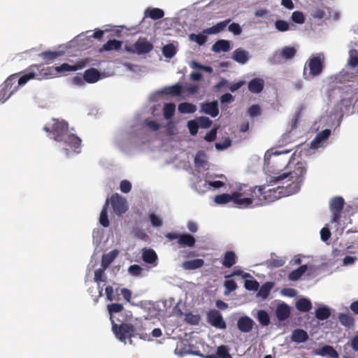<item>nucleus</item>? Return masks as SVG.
Listing matches in <instances>:
<instances>
[{"label":"nucleus","mask_w":358,"mask_h":358,"mask_svg":"<svg viewBox=\"0 0 358 358\" xmlns=\"http://www.w3.org/2000/svg\"><path fill=\"white\" fill-rule=\"evenodd\" d=\"M257 320L264 327H266L270 324V317L266 310H260L258 311Z\"/></svg>","instance_id":"nucleus-45"},{"label":"nucleus","mask_w":358,"mask_h":358,"mask_svg":"<svg viewBox=\"0 0 358 358\" xmlns=\"http://www.w3.org/2000/svg\"><path fill=\"white\" fill-rule=\"evenodd\" d=\"M103 267L101 268L96 269L94 272V280L95 282L99 283L101 282H104L106 280V275Z\"/></svg>","instance_id":"nucleus-54"},{"label":"nucleus","mask_w":358,"mask_h":358,"mask_svg":"<svg viewBox=\"0 0 358 358\" xmlns=\"http://www.w3.org/2000/svg\"><path fill=\"white\" fill-rule=\"evenodd\" d=\"M120 188L123 193H128L131 189V184L129 181L124 180L121 181Z\"/></svg>","instance_id":"nucleus-63"},{"label":"nucleus","mask_w":358,"mask_h":358,"mask_svg":"<svg viewBox=\"0 0 358 358\" xmlns=\"http://www.w3.org/2000/svg\"><path fill=\"white\" fill-rule=\"evenodd\" d=\"M232 59L239 64H244L249 59V53L242 48H237L233 52Z\"/></svg>","instance_id":"nucleus-21"},{"label":"nucleus","mask_w":358,"mask_h":358,"mask_svg":"<svg viewBox=\"0 0 358 358\" xmlns=\"http://www.w3.org/2000/svg\"><path fill=\"white\" fill-rule=\"evenodd\" d=\"M43 65H31L24 72L23 75L17 78V74H13L7 79H12V92L14 93L20 86L24 85L29 80L32 79L43 80L46 79L45 75H43Z\"/></svg>","instance_id":"nucleus-3"},{"label":"nucleus","mask_w":358,"mask_h":358,"mask_svg":"<svg viewBox=\"0 0 358 358\" xmlns=\"http://www.w3.org/2000/svg\"><path fill=\"white\" fill-rule=\"evenodd\" d=\"M199 126L201 128H208L212 124V121L207 117H200L198 119Z\"/></svg>","instance_id":"nucleus-60"},{"label":"nucleus","mask_w":358,"mask_h":358,"mask_svg":"<svg viewBox=\"0 0 358 358\" xmlns=\"http://www.w3.org/2000/svg\"><path fill=\"white\" fill-rule=\"evenodd\" d=\"M275 27L279 31H286L289 29V24L285 20H277L275 22Z\"/></svg>","instance_id":"nucleus-51"},{"label":"nucleus","mask_w":358,"mask_h":358,"mask_svg":"<svg viewBox=\"0 0 358 358\" xmlns=\"http://www.w3.org/2000/svg\"><path fill=\"white\" fill-rule=\"evenodd\" d=\"M110 202L113 212L117 215H122L128 210L127 200L117 193L111 195Z\"/></svg>","instance_id":"nucleus-7"},{"label":"nucleus","mask_w":358,"mask_h":358,"mask_svg":"<svg viewBox=\"0 0 358 358\" xmlns=\"http://www.w3.org/2000/svg\"><path fill=\"white\" fill-rule=\"evenodd\" d=\"M233 194L234 204L241 208H248L252 205L262 206L271 202L270 194L262 186H256L252 188L248 185L242 184Z\"/></svg>","instance_id":"nucleus-2"},{"label":"nucleus","mask_w":358,"mask_h":358,"mask_svg":"<svg viewBox=\"0 0 358 358\" xmlns=\"http://www.w3.org/2000/svg\"><path fill=\"white\" fill-rule=\"evenodd\" d=\"M112 329L115 336L122 342L126 343L127 338L131 339L136 335V329L131 324L122 323L121 324H115L113 321ZM130 340V343H131Z\"/></svg>","instance_id":"nucleus-4"},{"label":"nucleus","mask_w":358,"mask_h":358,"mask_svg":"<svg viewBox=\"0 0 358 358\" xmlns=\"http://www.w3.org/2000/svg\"><path fill=\"white\" fill-rule=\"evenodd\" d=\"M12 79H6L3 84L0 86V102H4L7 100L12 92Z\"/></svg>","instance_id":"nucleus-15"},{"label":"nucleus","mask_w":358,"mask_h":358,"mask_svg":"<svg viewBox=\"0 0 358 358\" xmlns=\"http://www.w3.org/2000/svg\"><path fill=\"white\" fill-rule=\"evenodd\" d=\"M331 134L329 129H324L319 132L312 142V145L315 148L320 146L324 141L327 140Z\"/></svg>","instance_id":"nucleus-25"},{"label":"nucleus","mask_w":358,"mask_h":358,"mask_svg":"<svg viewBox=\"0 0 358 358\" xmlns=\"http://www.w3.org/2000/svg\"><path fill=\"white\" fill-rule=\"evenodd\" d=\"M224 286L225 287L224 294L227 295L229 293L235 291L238 286L236 282L234 280H227L224 282Z\"/></svg>","instance_id":"nucleus-48"},{"label":"nucleus","mask_w":358,"mask_h":358,"mask_svg":"<svg viewBox=\"0 0 358 358\" xmlns=\"http://www.w3.org/2000/svg\"><path fill=\"white\" fill-rule=\"evenodd\" d=\"M117 255V250H113L108 254L103 255L101 258V267H103V269H106L114 261Z\"/></svg>","instance_id":"nucleus-30"},{"label":"nucleus","mask_w":358,"mask_h":358,"mask_svg":"<svg viewBox=\"0 0 358 358\" xmlns=\"http://www.w3.org/2000/svg\"><path fill=\"white\" fill-rule=\"evenodd\" d=\"M217 356L219 358H233L229 352V348L227 345H220L217 349Z\"/></svg>","instance_id":"nucleus-49"},{"label":"nucleus","mask_w":358,"mask_h":358,"mask_svg":"<svg viewBox=\"0 0 358 358\" xmlns=\"http://www.w3.org/2000/svg\"><path fill=\"white\" fill-rule=\"evenodd\" d=\"M230 50V43L226 40H218L212 46V50L215 52H227Z\"/></svg>","instance_id":"nucleus-28"},{"label":"nucleus","mask_w":358,"mask_h":358,"mask_svg":"<svg viewBox=\"0 0 358 358\" xmlns=\"http://www.w3.org/2000/svg\"><path fill=\"white\" fill-rule=\"evenodd\" d=\"M230 22L231 19H227L220 22L211 27L205 29L203 31V33L206 34H215L220 33L225 29V27L229 24Z\"/></svg>","instance_id":"nucleus-19"},{"label":"nucleus","mask_w":358,"mask_h":358,"mask_svg":"<svg viewBox=\"0 0 358 358\" xmlns=\"http://www.w3.org/2000/svg\"><path fill=\"white\" fill-rule=\"evenodd\" d=\"M324 62V57L322 54H318L310 58L308 62L310 73L313 76L320 75L322 72Z\"/></svg>","instance_id":"nucleus-10"},{"label":"nucleus","mask_w":358,"mask_h":358,"mask_svg":"<svg viewBox=\"0 0 358 358\" xmlns=\"http://www.w3.org/2000/svg\"><path fill=\"white\" fill-rule=\"evenodd\" d=\"M273 283L270 282L263 284L262 285V287H260V289H259V292L257 294L258 296L262 297L264 299H266L270 294V292L273 287Z\"/></svg>","instance_id":"nucleus-42"},{"label":"nucleus","mask_w":358,"mask_h":358,"mask_svg":"<svg viewBox=\"0 0 358 358\" xmlns=\"http://www.w3.org/2000/svg\"><path fill=\"white\" fill-rule=\"evenodd\" d=\"M150 220L152 224V225L155 227H159L162 225V219L156 215L154 213H150L149 215Z\"/></svg>","instance_id":"nucleus-59"},{"label":"nucleus","mask_w":358,"mask_h":358,"mask_svg":"<svg viewBox=\"0 0 358 358\" xmlns=\"http://www.w3.org/2000/svg\"><path fill=\"white\" fill-rule=\"evenodd\" d=\"M122 42L116 39L109 40L101 48V50L111 51L120 50L122 48Z\"/></svg>","instance_id":"nucleus-29"},{"label":"nucleus","mask_w":358,"mask_h":358,"mask_svg":"<svg viewBox=\"0 0 358 358\" xmlns=\"http://www.w3.org/2000/svg\"><path fill=\"white\" fill-rule=\"evenodd\" d=\"M308 266L307 265H301L296 269L292 271L291 273H289L288 275V278L289 280L292 281H296L298 280L307 271Z\"/></svg>","instance_id":"nucleus-33"},{"label":"nucleus","mask_w":358,"mask_h":358,"mask_svg":"<svg viewBox=\"0 0 358 358\" xmlns=\"http://www.w3.org/2000/svg\"><path fill=\"white\" fill-rule=\"evenodd\" d=\"M244 285L246 289L251 291H257L259 287V282L255 280H246Z\"/></svg>","instance_id":"nucleus-52"},{"label":"nucleus","mask_w":358,"mask_h":358,"mask_svg":"<svg viewBox=\"0 0 358 358\" xmlns=\"http://www.w3.org/2000/svg\"><path fill=\"white\" fill-rule=\"evenodd\" d=\"M236 260L237 257L234 252L227 251L224 255L222 264L226 268H231L236 263Z\"/></svg>","instance_id":"nucleus-24"},{"label":"nucleus","mask_w":358,"mask_h":358,"mask_svg":"<svg viewBox=\"0 0 358 358\" xmlns=\"http://www.w3.org/2000/svg\"><path fill=\"white\" fill-rule=\"evenodd\" d=\"M108 310L110 315L113 313H117L123 310V306L120 303H111L107 306Z\"/></svg>","instance_id":"nucleus-55"},{"label":"nucleus","mask_w":358,"mask_h":358,"mask_svg":"<svg viewBox=\"0 0 358 358\" xmlns=\"http://www.w3.org/2000/svg\"><path fill=\"white\" fill-rule=\"evenodd\" d=\"M348 65L352 68H355L358 66V51L352 49L349 51V59L348 62Z\"/></svg>","instance_id":"nucleus-46"},{"label":"nucleus","mask_w":358,"mask_h":358,"mask_svg":"<svg viewBox=\"0 0 358 358\" xmlns=\"http://www.w3.org/2000/svg\"><path fill=\"white\" fill-rule=\"evenodd\" d=\"M214 201L217 204H226L229 202L234 203V194L233 192L229 194H222L215 196Z\"/></svg>","instance_id":"nucleus-34"},{"label":"nucleus","mask_w":358,"mask_h":358,"mask_svg":"<svg viewBox=\"0 0 358 358\" xmlns=\"http://www.w3.org/2000/svg\"><path fill=\"white\" fill-rule=\"evenodd\" d=\"M275 315L279 321L287 320L290 315L289 306L285 303L278 305L275 310Z\"/></svg>","instance_id":"nucleus-18"},{"label":"nucleus","mask_w":358,"mask_h":358,"mask_svg":"<svg viewBox=\"0 0 358 358\" xmlns=\"http://www.w3.org/2000/svg\"><path fill=\"white\" fill-rule=\"evenodd\" d=\"M78 69V66H72L67 63H64L59 66H43V75H45L46 79L55 77L58 76L59 73L66 72V71H75Z\"/></svg>","instance_id":"nucleus-5"},{"label":"nucleus","mask_w":358,"mask_h":358,"mask_svg":"<svg viewBox=\"0 0 358 358\" xmlns=\"http://www.w3.org/2000/svg\"><path fill=\"white\" fill-rule=\"evenodd\" d=\"M315 355L320 356H329L331 358H338V353L337 351L331 345H326L320 349L315 351Z\"/></svg>","instance_id":"nucleus-23"},{"label":"nucleus","mask_w":358,"mask_h":358,"mask_svg":"<svg viewBox=\"0 0 358 358\" xmlns=\"http://www.w3.org/2000/svg\"><path fill=\"white\" fill-rule=\"evenodd\" d=\"M187 127L191 135H196L198 132L199 124L195 120H189L187 122Z\"/></svg>","instance_id":"nucleus-58"},{"label":"nucleus","mask_w":358,"mask_h":358,"mask_svg":"<svg viewBox=\"0 0 358 358\" xmlns=\"http://www.w3.org/2000/svg\"><path fill=\"white\" fill-rule=\"evenodd\" d=\"M163 55L166 58H172L176 53V50L173 44H167L162 48Z\"/></svg>","instance_id":"nucleus-47"},{"label":"nucleus","mask_w":358,"mask_h":358,"mask_svg":"<svg viewBox=\"0 0 358 358\" xmlns=\"http://www.w3.org/2000/svg\"><path fill=\"white\" fill-rule=\"evenodd\" d=\"M296 50L294 47L285 46L282 48L280 55L283 59L289 60L294 58L296 55Z\"/></svg>","instance_id":"nucleus-39"},{"label":"nucleus","mask_w":358,"mask_h":358,"mask_svg":"<svg viewBox=\"0 0 358 358\" xmlns=\"http://www.w3.org/2000/svg\"><path fill=\"white\" fill-rule=\"evenodd\" d=\"M182 87L180 84H176L172 86L164 88V93L172 96H179L181 95Z\"/></svg>","instance_id":"nucleus-35"},{"label":"nucleus","mask_w":358,"mask_h":358,"mask_svg":"<svg viewBox=\"0 0 358 358\" xmlns=\"http://www.w3.org/2000/svg\"><path fill=\"white\" fill-rule=\"evenodd\" d=\"M291 18L293 22L297 24H303L305 22V15L301 11H294L292 13Z\"/></svg>","instance_id":"nucleus-50"},{"label":"nucleus","mask_w":358,"mask_h":358,"mask_svg":"<svg viewBox=\"0 0 358 358\" xmlns=\"http://www.w3.org/2000/svg\"><path fill=\"white\" fill-rule=\"evenodd\" d=\"M264 87V80L260 78H255L252 79L248 83V90L254 94L260 93Z\"/></svg>","instance_id":"nucleus-17"},{"label":"nucleus","mask_w":358,"mask_h":358,"mask_svg":"<svg viewBox=\"0 0 358 358\" xmlns=\"http://www.w3.org/2000/svg\"><path fill=\"white\" fill-rule=\"evenodd\" d=\"M142 268L137 264L131 265L129 267V273L133 276H139L141 275Z\"/></svg>","instance_id":"nucleus-61"},{"label":"nucleus","mask_w":358,"mask_h":358,"mask_svg":"<svg viewBox=\"0 0 358 358\" xmlns=\"http://www.w3.org/2000/svg\"><path fill=\"white\" fill-rule=\"evenodd\" d=\"M108 205V200L107 199L106 203L103 207L99 217V222L103 227H108L109 226V220L108 217L107 208Z\"/></svg>","instance_id":"nucleus-41"},{"label":"nucleus","mask_w":358,"mask_h":358,"mask_svg":"<svg viewBox=\"0 0 358 358\" xmlns=\"http://www.w3.org/2000/svg\"><path fill=\"white\" fill-rule=\"evenodd\" d=\"M101 75L98 70L94 68L86 70L83 73V78L88 83H94L100 79Z\"/></svg>","instance_id":"nucleus-20"},{"label":"nucleus","mask_w":358,"mask_h":358,"mask_svg":"<svg viewBox=\"0 0 358 358\" xmlns=\"http://www.w3.org/2000/svg\"><path fill=\"white\" fill-rule=\"evenodd\" d=\"M254 324V321L248 316H242L237 321V327L241 332L248 333L252 331Z\"/></svg>","instance_id":"nucleus-14"},{"label":"nucleus","mask_w":358,"mask_h":358,"mask_svg":"<svg viewBox=\"0 0 358 358\" xmlns=\"http://www.w3.org/2000/svg\"><path fill=\"white\" fill-rule=\"evenodd\" d=\"M341 324L348 328H351L355 325V320L349 314L341 313L338 316Z\"/></svg>","instance_id":"nucleus-36"},{"label":"nucleus","mask_w":358,"mask_h":358,"mask_svg":"<svg viewBox=\"0 0 358 358\" xmlns=\"http://www.w3.org/2000/svg\"><path fill=\"white\" fill-rule=\"evenodd\" d=\"M248 113L251 117H255L261 114V109L258 105H252L248 108Z\"/></svg>","instance_id":"nucleus-64"},{"label":"nucleus","mask_w":358,"mask_h":358,"mask_svg":"<svg viewBox=\"0 0 358 358\" xmlns=\"http://www.w3.org/2000/svg\"><path fill=\"white\" fill-rule=\"evenodd\" d=\"M165 237L169 241L178 240V243L182 247H193L195 245V238L189 234H178L176 232H170L165 234Z\"/></svg>","instance_id":"nucleus-6"},{"label":"nucleus","mask_w":358,"mask_h":358,"mask_svg":"<svg viewBox=\"0 0 358 358\" xmlns=\"http://www.w3.org/2000/svg\"><path fill=\"white\" fill-rule=\"evenodd\" d=\"M62 142L69 146L73 152L77 154L80 152L81 139L77 136L69 133Z\"/></svg>","instance_id":"nucleus-13"},{"label":"nucleus","mask_w":358,"mask_h":358,"mask_svg":"<svg viewBox=\"0 0 358 358\" xmlns=\"http://www.w3.org/2000/svg\"><path fill=\"white\" fill-rule=\"evenodd\" d=\"M224 186V182L220 180L216 181H206L203 184V187L206 189H209L210 187L220 188Z\"/></svg>","instance_id":"nucleus-57"},{"label":"nucleus","mask_w":358,"mask_h":358,"mask_svg":"<svg viewBox=\"0 0 358 358\" xmlns=\"http://www.w3.org/2000/svg\"><path fill=\"white\" fill-rule=\"evenodd\" d=\"M164 117L166 120L171 119L176 110V105L173 103H165L164 106Z\"/></svg>","instance_id":"nucleus-44"},{"label":"nucleus","mask_w":358,"mask_h":358,"mask_svg":"<svg viewBox=\"0 0 358 358\" xmlns=\"http://www.w3.org/2000/svg\"><path fill=\"white\" fill-rule=\"evenodd\" d=\"M204 262L202 259H195L185 261L182 266L185 270H194L203 266Z\"/></svg>","instance_id":"nucleus-26"},{"label":"nucleus","mask_w":358,"mask_h":358,"mask_svg":"<svg viewBox=\"0 0 358 358\" xmlns=\"http://www.w3.org/2000/svg\"><path fill=\"white\" fill-rule=\"evenodd\" d=\"M202 110L212 117H215L219 114V108L216 101L212 102L203 103L201 105Z\"/></svg>","instance_id":"nucleus-16"},{"label":"nucleus","mask_w":358,"mask_h":358,"mask_svg":"<svg viewBox=\"0 0 358 358\" xmlns=\"http://www.w3.org/2000/svg\"><path fill=\"white\" fill-rule=\"evenodd\" d=\"M178 110L181 113H194L196 110V106L192 103L184 102L179 104Z\"/></svg>","instance_id":"nucleus-43"},{"label":"nucleus","mask_w":358,"mask_h":358,"mask_svg":"<svg viewBox=\"0 0 358 358\" xmlns=\"http://www.w3.org/2000/svg\"><path fill=\"white\" fill-rule=\"evenodd\" d=\"M145 13L152 20H159L164 15L163 10L158 8H148Z\"/></svg>","instance_id":"nucleus-37"},{"label":"nucleus","mask_w":358,"mask_h":358,"mask_svg":"<svg viewBox=\"0 0 358 358\" xmlns=\"http://www.w3.org/2000/svg\"><path fill=\"white\" fill-rule=\"evenodd\" d=\"M194 165L196 169H205L207 165L206 155L203 151L196 153L194 157Z\"/></svg>","instance_id":"nucleus-31"},{"label":"nucleus","mask_w":358,"mask_h":358,"mask_svg":"<svg viewBox=\"0 0 358 358\" xmlns=\"http://www.w3.org/2000/svg\"><path fill=\"white\" fill-rule=\"evenodd\" d=\"M62 53L59 51H44L39 54L43 59L50 62L61 56Z\"/></svg>","instance_id":"nucleus-40"},{"label":"nucleus","mask_w":358,"mask_h":358,"mask_svg":"<svg viewBox=\"0 0 358 358\" xmlns=\"http://www.w3.org/2000/svg\"><path fill=\"white\" fill-rule=\"evenodd\" d=\"M106 298L108 301H118L120 299L119 296H117L113 295L114 289L112 286H107L105 289Z\"/></svg>","instance_id":"nucleus-56"},{"label":"nucleus","mask_w":358,"mask_h":358,"mask_svg":"<svg viewBox=\"0 0 358 358\" xmlns=\"http://www.w3.org/2000/svg\"><path fill=\"white\" fill-rule=\"evenodd\" d=\"M134 50L127 49L128 51L137 52L138 55L146 54L153 49V45L146 38H139L134 45Z\"/></svg>","instance_id":"nucleus-12"},{"label":"nucleus","mask_w":358,"mask_h":358,"mask_svg":"<svg viewBox=\"0 0 358 358\" xmlns=\"http://www.w3.org/2000/svg\"><path fill=\"white\" fill-rule=\"evenodd\" d=\"M296 308L301 312L306 313L312 308V303L309 299L302 298L296 301Z\"/></svg>","instance_id":"nucleus-32"},{"label":"nucleus","mask_w":358,"mask_h":358,"mask_svg":"<svg viewBox=\"0 0 358 358\" xmlns=\"http://www.w3.org/2000/svg\"><path fill=\"white\" fill-rule=\"evenodd\" d=\"M207 320L209 324L216 328L224 329L227 327L226 322L222 315L217 310H211L208 313Z\"/></svg>","instance_id":"nucleus-11"},{"label":"nucleus","mask_w":358,"mask_h":358,"mask_svg":"<svg viewBox=\"0 0 358 358\" xmlns=\"http://www.w3.org/2000/svg\"><path fill=\"white\" fill-rule=\"evenodd\" d=\"M189 38L192 41H195L196 43H198L200 45H203L206 42V40H207V37L205 35L195 34H190Z\"/></svg>","instance_id":"nucleus-53"},{"label":"nucleus","mask_w":358,"mask_h":358,"mask_svg":"<svg viewBox=\"0 0 358 358\" xmlns=\"http://www.w3.org/2000/svg\"><path fill=\"white\" fill-rule=\"evenodd\" d=\"M55 122L52 127L51 133L54 135V139L58 142L63 141L69 132L68 123L64 121L54 120Z\"/></svg>","instance_id":"nucleus-9"},{"label":"nucleus","mask_w":358,"mask_h":358,"mask_svg":"<svg viewBox=\"0 0 358 358\" xmlns=\"http://www.w3.org/2000/svg\"><path fill=\"white\" fill-rule=\"evenodd\" d=\"M308 339V335L306 331L297 329L292 331V340L296 343H303Z\"/></svg>","instance_id":"nucleus-27"},{"label":"nucleus","mask_w":358,"mask_h":358,"mask_svg":"<svg viewBox=\"0 0 358 358\" xmlns=\"http://www.w3.org/2000/svg\"><path fill=\"white\" fill-rule=\"evenodd\" d=\"M287 167L289 170L278 176H273V181L275 182L282 181V186L277 188L268 189L271 195V202L283 196H287L298 193L304 181L305 175L307 171L306 164L304 162H298L292 166V163H289L283 166Z\"/></svg>","instance_id":"nucleus-1"},{"label":"nucleus","mask_w":358,"mask_h":358,"mask_svg":"<svg viewBox=\"0 0 358 358\" xmlns=\"http://www.w3.org/2000/svg\"><path fill=\"white\" fill-rule=\"evenodd\" d=\"M228 29L232 32L234 35H239L241 34L242 29L241 26L238 23L233 22L229 25Z\"/></svg>","instance_id":"nucleus-62"},{"label":"nucleus","mask_w":358,"mask_h":358,"mask_svg":"<svg viewBox=\"0 0 358 358\" xmlns=\"http://www.w3.org/2000/svg\"><path fill=\"white\" fill-rule=\"evenodd\" d=\"M330 309L327 306H322L315 310V317L319 320H324L329 317Z\"/></svg>","instance_id":"nucleus-38"},{"label":"nucleus","mask_w":358,"mask_h":358,"mask_svg":"<svg viewBox=\"0 0 358 358\" xmlns=\"http://www.w3.org/2000/svg\"><path fill=\"white\" fill-rule=\"evenodd\" d=\"M345 201L341 196H336L331 200L330 210L332 213L331 222L338 223L341 217V211L343 209Z\"/></svg>","instance_id":"nucleus-8"},{"label":"nucleus","mask_w":358,"mask_h":358,"mask_svg":"<svg viewBox=\"0 0 358 358\" xmlns=\"http://www.w3.org/2000/svg\"><path fill=\"white\" fill-rule=\"evenodd\" d=\"M142 259L147 264L154 266L157 264V255L152 249H144L142 252Z\"/></svg>","instance_id":"nucleus-22"}]
</instances>
